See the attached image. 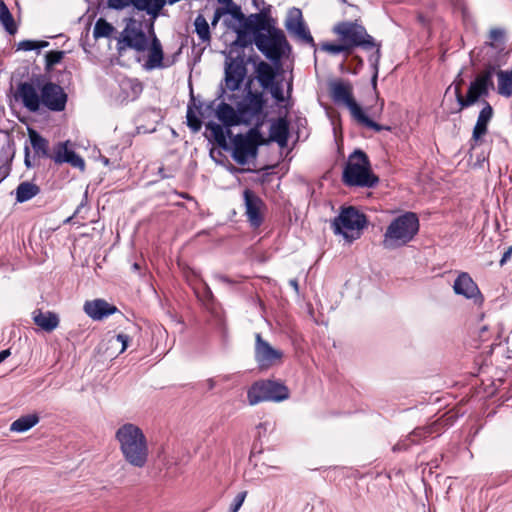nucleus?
Instances as JSON below:
<instances>
[{
    "label": "nucleus",
    "mask_w": 512,
    "mask_h": 512,
    "mask_svg": "<svg viewBox=\"0 0 512 512\" xmlns=\"http://www.w3.org/2000/svg\"><path fill=\"white\" fill-rule=\"evenodd\" d=\"M39 422V417L35 414L21 416L10 425L12 432L23 433L34 427Z\"/></svg>",
    "instance_id": "nucleus-34"
},
{
    "label": "nucleus",
    "mask_w": 512,
    "mask_h": 512,
    "mask_svg": "<svg viewBox=\"0 0 512 512\" xmlns=\"http://www.w3.org/2000/svg\"><path fill=\"white\" fill-rule=\"evenodd\" d=\"M241 26L249 32H253L254 36L256 33H263L262 31L269 30L268 18L264 12L251 14L248 17L245 16Z\"/></svg>",
    "instance_id": "nucleus-28"
},
{
    "label": "nucleus",
    "mask_w": 512,
    "mask_h": 512,
    "mask_svg": "<svg viewBox=\"0 0 512 512\" xmlns=\"http://www.w3.org/2000/svg\"><path fill=\"white\" fill-rule=\"evenodd\" d=\"M261 143L262 135L257 127L251 128L245 135L237 134L233 138V159L239 165H246L251 158L257 156Z\"/></svg>",
    "instance_id": "nucleus-11"
},
{
    "label": "nucleus",
    "mask_w": 512,
    "mask_h": 512,
    "mask_svg": "<svg viewBox=\"0 0 512 512\" xmlns=\"http://www.w3.org/2000/svg\"><path fill=\"white\" fill-rule=\"evenodd\" d=\"M289 285L296 291V293L299 292V285L297 279H290Z\"/></svg>",
    "instance_id": "nucleus-57"
},
{
    "label": "nucleus",
    "mask_w": 512,
    "mask_h": 512,
    "mask_svg": "<svg viewBox=\"0 0 512 512\" xmlns=\"http://www.w3.org/2000/svg\"><path fill=\"white\" fill-rule=\"evenodd\" d=\"M31 146L39 157H49L48 141L34 130L29 131Z\"/></svg>",
    "instance_id": "nucleus-35"
},
{
    "label": "nucleus",
    "mask_w": 512,
    "mask_h": 512,
    "mask_svg": "<svg viewBox=\"0 0 512 512\" xmlns=\"http://www.w3.org/2000/svg\"><path fill=\"white\" fill-rule=\"evenodd\" d=\"M216 116L226 127L243 124L238 108L234 109L230 104L221 102L216 110Z\"/></svg>",
    "instance_id": "nucleus-27"
},
{
    "label": "nucleus",
    "mask_w": 512,
    "mask_h": 512,
    "mask_svg": "<svg viewBox=\"0 0 512 512\" xmlns=\"http://www.w3.org/2000/svg\"><path fill=\"white\" fill-rule=\"evenodd\" d=\"M254 358L261 370H267L279 363L283 358V352L271 346L264 340L260 333L255 334Z\"/></svg>",
    "instance_id": "nucleus-14"
},
{
    "label": "nucleus",
    "mask_w": 512,
    "mask_h": 512,
    "mask_svg": "<svg viewBox=\"0 0 512 512\" xmlns=\"http://www.w3.org/2000/svg\"><path fill=\"white\" fill-rule=\"evenodd\" d=\"M48 45L49 43L47 41L23 40L18 43L17 49L22 51H32L47 47Z\"/></svg>",
    "instance_id": "nucleus-43"
},
{
    "label": "nucleus",
    "mask_w": 512,
    "mask_h": 512,
    "mask_svg": "<svg viewBox=\"0 0 512 512\" xmlns=\"http://www.w3.org/2000/svg\"><path fill=\"white\" fill-rule=\"evenodd\" d=\"M25 164H26L28 167H30V166H31L30 161H29V159H28V154H26V157H25Z\"/></svg>",
    "instance_id": "nucleus-59"
},
{
    "label": "nucleus",
    "mask_w": 512,
    "mask_h": 512,
    "mask_svg": "<svg viewBox=\"0 0 512 512\" xmlns=\"http://www.w3.org/2000/svg\"><path fill=\"white\" fill-rule=\"evenodd\" d=\"M40 192V188L31 182H21L16 189V200L19 203L29 201Z\"/></svg>",
    "instance_id": "nucleus-32"
},
{
    "label": "nucleus",
    "mask_w": 512,
    "mask_h": 512,
    "mask_svg": "<svg viewBox=\"0 0 512 512\" xmlns=\"http://www.w3.org/2000/svg\"><path fill=\"white\" fill-rule=\"evenodd\" d=\"M40 83L21 82L17 86L16 99L21 100L23 106L30 112H37L41 107Z\"/></svg>",
    "instance_id": "nucleus-17"
},
{
    "label": "nucleus",
    "mask_w": 512,
    "mask_h": 512,
    "mask_svg": "<svg viewBox=\"0 0 512 512\" xmlns=\"http://www.w3.org/2000/svg\"><path fill=\"white\" fill-rule=\"evenodd\" d=\"M41 105L50 111L61 112L67 103V94L63 88L53 82H45L40 87Z\"/></svg>",
    "instance_id": "nucleus-15"
},
{
    "label": "nucleus",
    "mask_w": 512,
    "mask_h": 512,
    "mask_svg": "<svg viewBox=\"0 0 512 512\" xmlns=\"http://www.w3.org/2000/svg\"><path fill=\"white\" fill-rule=\"evenodd\" d=\"M257 429H258L259 436H261V430H263L264 432H267L268 430L273 429V424L269 421H265V422L260 423L257 426Z\"/></svg>",
    "instance_id": "nucleus-52"
},
{
    "label": "nucleus",
    "mask_w": 512,
    "mask_h": 512,
    "mask_svg": "<svg viewBox=\"0 0 512 512\" xmlns=\"http://www.w3.org/2000/svg\"><path fill=\"white\" fill-rule=\"evenodd\" d=\"M243 199L247 221L252 228H259L264 221V201L251 189L243 191Z\"/></svg>",
    "instance_id": "nucleus-16"
},
{
    "label": "nucleus",
    "mask_w": 512,
    "mask_h": 512,
    "mask_svg": "<svg viewBox=\"0 0 512 512\" xmlns=\"http://www.w3.org/2000/svg\"><path fill=\"white\" fill-rule=\"evenodd\" d=\"M64 57L63 51H50L45 55L46 67L52 68L54 65L61 62Z\"/></svg>",
    "instance_id": "nucleus-46"
},
{
    "label": "nucleus",
    "mask_w": 512,
    "mask_h": 512,
    "mask_svg": "<svg viewBox=\"0 0 512 512\" xmlns=\"http://www.w3.org/2000/svg\"><path fill=\"white\" fill-rule=\"evenodd\" d=\"M129 340H130V337L127 334L119 333L110 339V343L112 345L114 343H120L121 344L120 353H122L127 349Z\"/></svg>",
    "instance_id": "nucleus-49"
},
{
    "label": "nucleus",
    "mask_w": 512,
    "mask_h": 512,
    "mask_svg": "<svg viewBox=\"0 0 512 512\" xmlns=\"http://www.w3.org/2000/svg\"><path fill=\"white\" fill-rule=\"evenodd\" d=\"M257 80L263 89H267L275 82V71L271 65L266 62H260L256 69Z\"/></svg>",
    "instance_id": "nucleus-31"
},
{
    "label": "nucleus",
    "mask_w": 512,
    "mask_h": 512,
    "mask_svg": "<svg viewBox=\"0 0 512 512\" xmlns=\"http://www.w3.org/2000/svg\"><path fill=\"white\" fill-rule=\"evenodd\" d=\"M484 107L479 112L476 124L472 131V137L470 140V157L473 158L472 151H475L477 146H480L482 144V137L487 133L488 131V124L491 121L493 117V108L492 106L487 102L484 101Z\"/></svg>",
    "instance_id": "nucleus-18"
},
{
    "label": "nucleus",
    "mask_w": 512,
    "mask_h": 512,
    "mask_svg": "<svg viewBox=\"0 0 512 512\" xmlns=\"http://www.w3.org/2000/svg\"><path fill=\"white\" fill-rule=\"evenodd\" d=\"M380 58H381V51H379V48H377V51H374L373 53H371L368 56V62L370 63V65L374 71L372 79H371L372 85L374 87L376 86V83H377Z\"/></svg>",
    "instance_id": "nucleus-42"
},
{
    "label": "nucleus",
    "mask_w": 512,
    "mask_h": 512,
    "mask_svg": "<svg viewBox=\"0 0 512 512\" xmlns=\"http://www.w3.org/2000/svg\"><path fill=\"white\" fill-rule=\"evenodd\" d=\"M453 290L456 295L463 296L466 299H482L481 291L469 273L461 272L454 280Z\"/></svg>",
    "instance_id": "nucleus-21"
},
{
    "label": "nucleus",
    "mask_w": 512,
    "mask_h": 512,
    "mask_svg": "<svg viewBox=\"0 0 512 512\" xmlns=\"http://www.w3.org/2000/svg\"><path fill=\"white\" fill-rule=\"evenodd\" d=\"M488 156L489 152H485L484 150H482L480 153H476L475 162L473 163V166L475 168H483L484 163H488Z\"/></svg>",
    "instance_id": "nucleus-51"
},
{
    "label": "nucleus",
    "mask_w": 512,
    "mask_h": 512,
    "mask_svg": "<svg viewBox=\"0 0 512 512\" xmlns=\"http://www.w3.org/2000/svg\"><path fill=\"white\" fill-rule=\"evenodd\" d=\"M367 225L366 215L354 206L342 207L332 222L334 233L341 235L348 243L359 239Z\"/></svg>",
    "instance_id": "nucleus-6"
},
{
    "label": "nucleus",
    "mask_w": 512,
    "mask_h": 512,
    "mask_svg": "<svg viewBox=\"0 0 512 512\" xmlns=\"http://www.w3.org/2000/svg\"><path fill=\"white\" fill-rule=\"evenodd\" d=\"M186 118L187 125L193 132H198L201 129L202 122L190 106H188Z\"/></svg>",
    "instance_id": "nucleus-44"
},
{
    "label": "nucleus",
    "mask_w": 512,
    "mask_h": 512,
    "mask_svg": "<svg viewBox=\"0 0 512 512\" xmlns=\"http://www.w3.org/2000/svg\"><path fill=\"white\" fill-rule=\"evenodd\" d=\"M333 30L339 35L340 40L345 43L350 52L355 47H360L366 51L372 49L377 51V48H379V51H381V43L376 42V40L368 34L366 28L360 24L340 22Z\"/></svg>",
    "instance_id": "nucleus-8"
},
{
    "label": "nucleus",
    "mask_w": 512,
    "mask_h": 512,
    "mask_svg": "<svg viewBox=\"0 0 512 512\" xmlns=\"http://www.w3.org/2000/svg\"><path fill=\"white\" fill-rule=\"evenodd\" d=\"M263 464H267L268 467L272 468V469H275V470H280V466H279V461H269L268 463H263Z\"/></svg>",
    "instance_id": "nucleus-56"
},
{
    "label": "nucleus",
    "mask_w": 512,
    "mask_h": 512,
    "mask_svg": "<svg viewBox=\"0 0 512 512\" xmlns=\"http://www.w3.org/2000/svg\"><path fill=\"white\" fill-rule=\"evenodd\" d=\"M256 47L261 51L269 60L277 62L283 54L288 43L282 31L272 30L269 34L256 33L253 39Z\"/></svg>",
    "instance_id": "nucleus-13"
},
{
    "label": "nucleus",
    "mask_w": 512,
    "mask_h": 512,
    "mask_svg": "<svg viewBox=\"0 0 512 512\" xmlns=\"http://www.w3.org/2000/svg\"><path fill=\"white\" fill-rule=\"evenodd\" d=\"M434 425L417 427L404 439L399 440L393 447V452L407 451L414 444H419L422 440L432 436Z\"/></svg>",
    "instance_id": "nucleus-24"
},
{
    "label": "nucleus",
    "mask_w": 512,
    "mask_h": 512,
    "mask_svg": "<svg viewBox=\"0 0 512 512\" xmlns=\"http://www.w3.org/2000/svg\"><path fill=\"white\" fill-rule=\"evenodd\" d=\"M342 181L347 187L374 188L379 177L372 172L367 154L356 149L348 158L342 172Z\"/></svg>",
    "instance_id": "nucleus-2"
},
{
    "label": "nucleus",
    "mask_w": 512,
    "mask_h": 512,
    "mask_svg": "<svg viewBox=\"0 0 512 512\" xmlns=\"http://www.w3.org/2000/svg\"><path fill=\"white\" fill-rule=\"evenodd\" d=\"M322 51L328 52L332 55H338L341 53H344L346 56L350 55V51L343 41L342 43L322 42Z\"/></svg>",
    "instance_id": "nucleus-41"
},
{
    "label": "nucleus",
    "mask_w": 512,
    "mask_h": 512,
    "mask_svg": "<svg viewBox=\"0 0 512 512\" xmlns=\"http://www.w3.org/2000/svg\"><path fill=\"white\" fill-rule=\"evenodd\" d=\"M83 310L91 319L100 321L115 314L118 311V308L109 304L104 299H95L86 301L84 303Z\"/></svg>",
    "instance_id": "nucleus-22"
},
{
    "label": "nucleus",
    "mask_w": 512,
    "mask_h": 512,
    "mask_svg": "<svg viewBox=\"0 0 512 512\" xmlns=\"http://www.w3.org/2000/svg\"><path fill=\"white\" fill-rule=\"evenodd\" d=\"M117 99L121 103L135 101L143 91V85L137 78L124 77L119 80Z\"/></svg>",
    "instance_id": "nucleus-23"
},
{
    "label": "nucleus",
    "mask_w": 512,
    "mask_h": 512,
    "mask_svg": "<svg viewBox=\"0 0 512 512\" xmlns=\"http://www.w3.org/2000/svg\"><path fill=\"white\" fill-rule=\"evenodd\" d=\"M221 3L226 4V8L224 9V14H230L234 19L242 23L243 19H245V15L243 14L241 7L233 2V0H219Z\"/></svg>",
    "instance_id": "nucleus-40"
},
{
    "label": "nucleus",
    "mask_w": 512,
    "mask_h": 512,
    "mask_svg": "<svg viewBox=\"0 0 512 512\" xmlns=\"http://www.w3.org/2000/svg\"><path fill=\"white\" fill-rule=\"evenodd\" d=\"M289 398L288 388L273 380H260L251 385L247 392L250 405L261 402H281Z\"/></svg>",
    "instance_id": "nucleus-9"
},
{
    "label": "nucleus",
    "mask_w": 512,
    "mask_h": 512,
    "mask_svg": "<svg viewBox=\"0 0 512 512\" xmlns=\"http://www.w3.org/2000/svg\"><path fill=\"white\" fill-rule=\"evenodd\" d=\"M270 139L276 142L280 147H286L288 143L289 127L285 119H279L273 123L269 132Z\"/></svg>",
    "instance_id": "nucleus-30"
},
{
    "label": "nucleus",
    "mask_w": 512,
    "mask_h": 512,
    "mask_svg": "<svg viewBox=\"0 0 512 512\" xmlns=\"http://www.w3.org/2000/svg\"><path fill=\"white\" fill-rule=\"evenodd\" d=\"M166 0H108V5L112 9L122 10L130 5L139 11H145L147 14L156 17L162 10Z\"/></svg>",
    "instance_id": "nucleus-19"
},
{
    "label": "nucleus",
    "mask_w": 512,
    "mask_h": 512,
    "mask_svg": "<svg viewBox=\"0 0 512 512\" xmlns=\"http://www.w3.org/2000/svg\"><path fill=\"white\" fill-rule=\"evenodd\" d=\"M341 1L344 2V3L346 2V0H341Z\"/></svg>",
    "instance_id": "nucleus-62"
},
{
    "label": "nucleus",
    "mask_w": 512,
    "mask_h": 512,
    "mask_svg": "<svg viewBox=\"0 0 512 512\" xmlns=\"http://www.w3.org/2000/svg\"><path fill=\"white\" fill-rule=\"evenodd\" d=\"M55 163H68L75 168L84 170L85 162L81 156L73 150L67 148V143H58L54 148V154L51 156Z\"/></svg>",
    "instance_id": "nucleus-25"
},
{
    "label": "nucleus",
    "mask_w": 512,
    "mask_h": 512,
    "mask_svg": "<svg viewBox=\"0 0 512 512\" xmlns=\"http://www.w3.org/2000/svg\"><path fill=\"white\" fill-rule=\"evenodd\" d=\"M152 40L149 48L148 58L144 64L146 70H154L157 68H164L167 65L163 63V49L161 42L156 37L154 32H151Z\"/></svg>",
    "instance_id": "nucleus-26"
},
{
    "label": "nucleus",
    "mask_w": 512,
    "mask_h": 512,
    "mask_svg": "<svg viewBox=\"0 0 512 512\" xmlns=\"http://www.w3.org/2000/svg\"><path fill=\"white\" fill-rule=\"evenodd\" d=\"M148 47L149 39L143 30L142 23L135 19H129L117 40V50L121 52L130 48L137 52H144Z\"/></svg>",
    "instance_id": "nucleus-12"
},
{
    "label": "nucleus",
    "mask_w": 512,
    "mask_h": 512,
    "mask_svg": "<svg viewBox=\"0 0 512 512\" xmlns=\"http://www.w3.org/2000/svg\"><path fill=\"white\" fill-rule=\"evenodd\" d=\"M195 31L202 42H210L211 34L209 24L202 14L197 15L194 21Z\"/></svg>",
    "instance_id": "nucleus-38"
},
{
    "label": "nucleus",
    "mask_w": 512,
    "mask_h": 512,
    "mask_svg": "<svg viewBox=\"0 0 512 512\" xmlns=\"http://www.w3.org/2000/svg\"><path fill=\"white\" fill-rule=\"evenodd\" d=\"M247 32H249V31L243 27L236 30V34H237L236 44H239L240 46L245 47L252 42L251 39L248 37Z\"/></svg>",
    "instance_id": "nucleus-50"
},
{
    "label": "nucleus",
    "mask_w": 512,
    "mask_h": 512,
    "mask_svg": "<svg viewBox=\"0 0 512 512\" xmlns=\"http://www.w3.org/2000/svg\"><path fill=\"white\" fill-rule=\"evenodd\" d=\"M285 27L291 36L306 43L313 42V38L303 22L302 12L299 8L293 7L289 9L285 20Z\"/></svg>",
    "instance_id": "nucleus-20"
},
{
    "label": "nucleus",
    "mask_w": 512,
    "mask_h": 512,
    "mask_svg": "<svg viewBox=\"0 0 512 512\" xmlns=\"http://www.w3.org/2000/svg\"><path fill=\"white\" fill-rule=\"evenodd\" d=\"M115 438L124 459L130 465L137 468L146 465L149 449L146 436L141 428L133 423H125L117 429Z\"/></svg>",
    "instance_id": "nucleus-1"
},
{
    "label": "nucleus",
    "mask_w": 512,
    "mask_h": 512,
    "mask_svg": "<svg viewBox=\"0 0 512 512\" xmlns=\"http://www.w3.org/2000/svg\"><path fill=\"white\" fill-rule=\"evenodd\" d=\"M34 323L46 332L55 330L59 325V318L54 312H42L40 309L32 313Z\"/></svg>",
    "instance_id": "nucleus-29"
},
{
    "label": "nucleus",
    "mask_w": 512,
    "mask_h": 512,
    "mask_svg": "<svg viewBox=\"0 0 512 512\" xmlns=\"http://www.w3.org/2000/svg\"><path fill=\"white\" fill-rule=\"evenodd\" d=\"M247 496V491H241L239 492L233 499L232 503L230 504L229 511L228 512H238L241 506L243 505L245 499Z\"/></svg>",
    "instance_id": "nucleus-47"
},
{
    "label": "nucleus",
    "mask_w": 512,
    "mask_h": 512,
    "mask_svg": "<svg viewBox=\"0 0 512 512\" xmlns=\"http://www.w3.org/2000/svg\"><path fill=\"white\" fill-rule=\"evenodd\" d=\"M207 129L211 131V134L215 140V142L224 150H228L229 146L227 143V136L231 135V131L229 129L225 130L220 124L209 122L207 124Z\"/></svg>",
    "instance_id": "nucleus-33"
},
{
    "label": "nucleus",
    "mask_w": 512,
    "mask_h": 512,
    "mask_svg": "<svg viewBox=\"0 0 512 512\" xmlns=\"http://www.w3.org/2000/svg\"><path fill=\"white\" fill-rule=\"evenodd\" d=\"M247 76L246 60L244 56L226 57L224 82L220 85L219 98H226L241 88Z\"/></svg>",
    "instance_id": "nucleus-10"
},
{
    "label": "nucleus",
    "mask_w": 512,
    "mask_h": 512,
    "mask_svg": "<svg viewBox=\"0 0 512 512\" xmlns=\"http://www.w3.org/2000/svg\"><path fill=\"white\" fill-rule=\"evenodd\" d=\"M114 30H115V28L113 27L112 24H110L103 18H99L94 25L93 37L95 39L107 38L112 35Z\"/></svg>",
    "instance_id": "nucleus-39"
},
{
    "label": "nucleus",
    "mask_w": 512,
    "mask_h": 512,
    "mask_svg": "<svg viewBox=\"0 0 512 512\" xmlns=\"http://www.w3.org/2000/svg\"><path fill=\"white\" fill-rule=\"evenodd\" d=\"M244 91L245 94L239 101H236L235 94L227 95L225 99L235 103L243 124H255V127L258 128L262 123V114L266 103L263 93L253 91L250 81L246 84Z\"/></svg>",
    "instance_id": "nucleus-7"
},
{
    "label": "nucleus",
    "mask_w": 512,
    "mask_h": 512,
    "mask_svg": "<svg viewBox=\"0 0 512 512\" xmlns=\"http://www.w3.org/2000/svg\"><path fill=\"white\" fill-rule=\"evenodd\" d=\"M512 255V246H510L502 255L500 259V266H503L511 257Z\"/></svg>",
    "instance_id": "nucleus-53"
},
{
    "label": "nucleus",
    "mask_w": 512,
    "mask_h": 512,
    "mask_svg": "<svg viewBox=\"0 0 512 512\" xmlns=\"http://www.w3.org/2000/svg\"><path fill=\"white\" fill-rule=\"evenodd\" d=\"M213 385H214V382H213V380H212V379H210V380H209V387H210V388H212V387H213Z\"/></svg>",
    "instance_id": "nucleus-61"
},
{
    "label": "nucleus",
    "mask_w": 512,
    "mask_h": 512,
    "mask_svg": "<svg viewBox=\"0 0 512 512\" xmlns=\"http://www.w3.org/2000/svg\"><path fill=\"white\" fill-rule=\"evenodd\" d=\"M498 93L504 97L512 96V70L498 71Z\"/></svg>",
    "instance_id": "nucleus-36"
},
{
    "label": "nucleus",
    "mask_w": 512,
    "mask_h": 512,
    "mask_svg": "<svg viewBox=\"0 0 512 512\" xmlns=\"http://www.w3.org/2000/svg\"><path fill=\"white\" fill-rule=\"evenodd\" d=\"M11 352L9 349L2 350L0 352V363L10 356Z\"/></svg>",
    "instance_id": "nucleus-55"
},
{
    "label": "nucleus",
    "mask_w": 512,
    "mask_h": 512,
    "mask_svg": "<svg viewBox=\"0 0 512 512\" xmlns=\"http://www.w3.org/2000/svg\"><path fill=\"white\" fill-rule=\"evenodd\" d=\"M495 72V65H486L483 71L470 82L466 96H463L461 91V85L464 83L461 78L462 70L458 73L454 84L455 97L460 110L468 108L477 103L481 98L489 96L490 90L494 89L493 76Z\"/></svg>",
    "instance_id": "nucleus-3"
},
{
    "label": "nucleus",
    "mask_w": 512,
    "mask_h": 512,
    "mask_svg": "<svg viewBox=\"0 0 512 512\" xmlns=\"http://www.w3.org/2000/svg\"><path fill=\"white\" fill-rule=\"evenodd\" d=\"M224 14L223 8H217L212 20V25H216V23L219 21L220 17Z\"/></svg>",
    "instance_id": "nucleus-54"
},
{
    "label": "nucleus",
    "mask_w": 512,
    "mask_h": 512,
    "mask_svg": "<svg viewBox=\"0 0 512 512\" xmlns=\"http://www.w3.org/2000/svg\"><path fill=\"white\" fill-rule=\"evenodd\" d=\"M83 205H84V204H83V203H81V204L78 206V208H77V209H76V211H75V214L79 212L80 208H81Z\"/></svg>",
    "instance_id": "nucleus-60"
},
{
    "label": "nucleus",
    "mask_w": 512,
    "mask_h": 512,
    "mask_svg": "<svg viewBox=\"0 0 512 512\" xmlns=\"http://www.w3.org/2000/svg\"><path fill=\"white\" fill-rule=\"evenodd\" d=\"M489 39H490V42H486L485 43L486 46L494 47L493 42H499V43L503 44L504 39H505V30L502 28L491 29L489 32Z\"/></svg>",
    "instance_id": "nucleus-45"
},
{
    "label": "nucleus",
    "mask_w": 512,
    "mask_h": 512,
    "mask_svg": "<svg viewBox=\"0 0 512 512\" xmlns=\"http://www.w3.org/2000/svg\"><path fill=\"white\" fill-rule=\"evenodd\" d=\"M0 22L9 34L13 35L17 32L13 16L3 0H0Z\"/></svg>",
    "instance_id": "nucleus-37"
},
{
    "label": "nucleus",
    "mask_w": 512,
    "mask_h": 512,
    "mask_svg": "<svg viewBox=\"0 0 512 512\" xmlns=\"http://www.w3.org/2000/svg\"><path fill=\"white\" fill-rule=\"evenodd\" d=\"M132 269H133V271H135V272H140V270H141V266H140V264H139V263L135 262V263L132 265Z\"/></svg>",
    "instance_id": "nucleus-58"
},
{
    "label": "nucleus",
    "mask_w": 512,
    "mask_h": 512,
    "mask_svg": "<svg viewBox=\"0 0 512 512\" xmlns=\"http://www.w3.org/2000/svg\"><path fill=\"white\" fill-rule=\"evenodd\" d=\"M419 228L420 223L417 214L407 211L395 217L388 225L382 245L388 250L403 247L415 238Z\"/></svg>",
    "instance_id": "nucleus-5"
},
{
    "label": "nucleus",
    "mask_w": 512,
    "mask_h": 512,
    "mask_svg": "<svg viewBox=\"0 0 512 512\" xmlns=\"http://www.w3.org/2000/svg\"><path fill=\"white\" fill-rule=\"evenodd\" d=\"M267 89L270 90V93L272 97L277 102H283L284 101V94H283V86L280 82H274L272 86H269Z\"/></svg>",
    "instance_id": "nucleus-48"
},
{
    "label": "nucleus",
    "mask_w": 512,
    "mask_h": 512,
    "mask_svg": "<svg viewBox=\"0 0 512 512\" xmlns=\"http://www.w3.org/2000/svg\"><path fill=\"white\" fill-rule=\"evenodd\" d=\"M329 86L333 102L338 106L346 107L358 123L376 132L390 130L389 126L381 125L366 115L362 107L356 102L352 85L349 82L335 80L330 82Z\"/></svg>",
    "instance_id": "nucleus-4"
}]
</instances>
